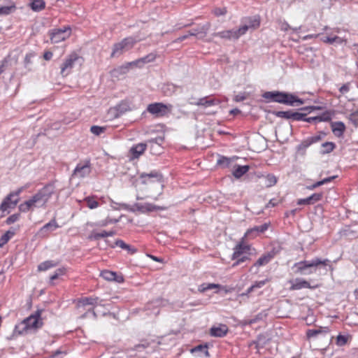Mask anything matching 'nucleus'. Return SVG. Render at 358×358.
I'll list each match as a JSON object with an SVG mask.
<instances>
[{
	"instance_id": "23",
	"label": "nucleus",
	"mask_w": 358,
	"mask_h": 358,
	"mask_svg": "<svg viewBox=\"0 0 358 358\" xmlns=\"http://www.w3.org/2000/svg\"><path fill=\"white\" fill-rule=\"evenodd\" d=\"M289 283L291 284V290H299L303 288H313L308 281L301 278H296L295 280H290Z\"/></svg>"
},
{
	"instance_id": "37",
	"label": "nucleus",
	"mask_w": 358,
	"mask_h": 358,
	"mask_svg": "<svg viewBox=\"0 0 358 358\" xmlns=\"http://www.w3.org/2000/svg\"><path fill=\"white\" fill-rule=\"evenodd\" d=\"M15 233L11 231H7L0 237V248L5 245L9 240L14 236Z\"/></svg>"
},
{
	"instance_id": "48",
	"label": "nucleus",
	"mask_w": 358,
	"mask_h": 358,
	"mask_svg": "<svg viewBox=\"0 0 358 358\" xmlns=\"http://www.w3.org/2000/svg\"><path fill=\"white\" fill-rule=\"evenodd\" d=\"M306 115H307V113L292 111V113L291 115V116H292L291 120H296V121H304V117H306Z\"/></svg>"
},
{
	"instance_id": "62",
	"label": "nucleus",
	"mask_w": 358,
	"mask_h": 358,
	"mask_svg": "<svg viewBox=\"0 0 358 358\" xmlns=\"http://www.w3.org/2000/svg\"><path fill=\"white\" fill-rule=\"evenodd\" d=\"M349 90H350L349 83H346V84L343 85L340 87V89H339V92H340L341 94H345V93H347Z\"/></svg>"
},
{
	"instance_id": "21",
	"label": "nucleus",
	"mask_w": 358,
	"mask_h": 358,
	"mask_svg": "<svg viewBox=\"0 0 358 358\" xmlns=\"http://www.w3.org/2000/svg\"><path fill=\"white\" fill-rule=\"evenodd\" d=\"M101 276L108 281H115L119 283L124 281V278L122 275H117V273L108 270L102 271Z\"/></svg>"
},
{
	"instance_id": "20",
	"label": "nucleus",
	"mask_w": 358,
	"mask_h": 358,
	"mask_svg": "<svg viewBox=\"0 0 358 358\" xmlns=\"http://www.w3.org/2000/svg\"><path fill=\"white\" fill-rule=\"evenodd\" d=\"M210 23L207 22L202 26L189 31V35L192 36H197L199 38H202L206 36L207 32L210 29Z\"/></svg>"
},
{
	"instance_id": "52",
	"label": "nucleus",
	"mask_w": 358,
	"mask_h": 358,
	"mask_svg": "<svg viewBox=\"0 0 358 358\" xmlns=\"http://www.w3.org/2000/svg\"><path fill=\"white\" fill-rule=\"evenodd\" d=\"M29 187H30V184L27 183L24 186H22V187H19L18 189H17L15 191L13 192V194L15 195L16 198H19L20 194L22 192H23L26 189L29 188Z\"/></svg>"
},
{
	"instance_id": "17",
	"label": "nucleus",
	"mask_w": 358,
	"mask_h": 358,
	"mask_svg": "<svg viewBox=\"0 0 358 358\" xmlns=\"http://www.w3.org/2000/svg\"><path fill=\"white\" fill-rule=\"evenodd\" d=\"M220 103V101L218 99L210 96L201 98L196 102H191V104H194L199 106H203L205 108L217 106Z\"/></svg>"
},
{
	"instance_id": "13",
	"label": "nucleus",
	"mask_w": 358,
	"mask_h": 358,
	"mask_svg": "<svg viewBox=\"0 0 358 358\" xmlns=\"http://www.w3.org/2000/svg\"><path fill=\"white\" fill-rule=\"evenodd\" d=\"M140 178L142 179V182L144 184L154 182H158L161 184L162 182V176L157 171H152L149 173H142L140 175Z\"/></svg>"
},
{
	"instance_id": "46",
	"label": "nucleus",
	"mask_w": 358,
	"mask_h": 358,
	"mask_svg": "<svg viewBox=\"0 0 358 358\" xmlns=\"http://www.w3.org/2000/svg\"><path fill=\"white\" fill-rule=\"evenodd\" d=\"M15 10V6H6L0 7V15H6Z\"/></svg>"
},
{
	"instance_id": "7",
	"label": "nucleus",
	"mask_w": 358,
	"mask_h": 358,
	"mask_svg": "<svg viewBox=\"0 0 358 358\" xmlns=\"http://www.w3.org/2000/svg\"><path fill=\"white\" fill-rule=\"evenodd\" d=\"M173 108L171 104H164L161 102L150 103L147 107V111L155 117H163L171 113Z\"/></svg>"
},
{
	"instance_id": "26",
	"label": "nucleus",
	"mask_w": 358,
	"mask_h": 358,
	"mask_svg": "<svg viewBox=\"0 0 358 358\" xmlns=\"http://www.w3.org/2000/svg\"><path fill=\"white\" fill-rule=\"evenodd\" d=\"M331 127L333 133L338 137L343 136L345 130V126L344 123L340 121L331 122Z\"/></svg>"
},
{
	"instance_id": "57",
	"label": "nucleus",
	"mask_w": 358,
	"mask_h": 358,
	"mask_svg": "<svg viewBox=\"0 0 358 358\" xmlns=\"http://www.w3.org/2000/svg\"><path fill=\"white\" fill-rule=\"evenodd\" d=\"M246 99H247V96H246V94L244 92V93H240V94L236 95L234 97V101L236 102H240V101H243L245 100Z\"/></svg>"
},
{
	"instance_id": "42",
	"label": "nucleus",
	"mask_w": 358,
	"mask_h": 358,
	"mask_svg": "<svg viewBox=\"0 0 358 358\" xmlns=\"http://www.w3.org/2000/svg\"><path fill=\"white\" fill-rule=\"evenodd\" d=\"M273 113L278 117H281V118H284L286 120H291L292 119L291 115L292 113V110H287V111L280 110V111H275Z\"/></svg>"
},
{
	"instance_id": "43",
	"label": "nucleus",
	"mask_w": 358,
	"mask_h": 358,
	"mask_svg": "<svg viewBox=\"0 0 358 358\" xmlns=\"http://www.w3.org/2000/svg\"><path fill=\"white\" fill-rule=\"evenodd\" d=\"M66 273V268L62 267V268H57L53 275H52L50 277V283L51 284H53L52 283V281L59 278L60 276L64 275Z\"/></svg>"
},
{
	"instance_id": "6",
	"label": "nucleus",
	"mask_w": 358,
	"mask_h": 358,
	"mask_svg": "<svg viewBox=\"0 0 358 358\" xmlns=\"http://www.w3.org/2000/svg\"><path fill=\"white\" fill-rule=\"evenodd\" d=\"M275 102L291 106H299L304 103V100L292 94L278 91Z\"/></svg>"
},
{
	"instance_id": "12",
	"label": "nucleus",
	"mask_w": 358,
	"mask_h": 358,
	"mask_svg": "<svg viewBox=\"0 0 358 358\" xmlns=\"http://www.w3.org/2000/svg\"><path fill=\"white\" fill-rule=\"evenodd\" d=\"M79 59L76 54L70 55L61 66V74L63 76L69 75L74 66V63Z\"/></svg>"
},
{
	"instance_id": "5",
	"label": "nucleus",
	"mask_w": 358,
	"mask_h": 358,
	"mask_svg": "<svg viewBox=\"0 0 358 358\" xmlns=\"http://www.w3.org/2000/svg\"><path fill=\"white\" fill-rule=\"evenodd\" d=\"M138 41L131 36L124 38L120 43L114 44L110 56L114 57L121 55L123 52L131 50Z\"/></svg>"
},
{
	"instance_id": "18",
	"label": "nucleus",
	"mask_w": 358,
	"mask_h": 358,
	"mask_svg": "<svg viewBox=\"0 0 358 358\" xmlns=\"http://www.w3.org/2000/svg\"><path fill=\"white\" fill-rule=\"evenodd\" d=\"M268 228V224L264 223L260 226H256L253 228L249 229L245 234V237L253 238L261 233H264Z\"/></svg>"
},
{
	"instance_id": "28",
	"label": "nucleus",
	"mask_w": 358,
	"mask_h": 358,
	"mask_svg": "<svg viewBox=\"0 0 358 358\" xmlns=\"http://www.w3.org/2000/svg\"><path fill=\"white\" fill-rule=\"evenodd\" d=\"M20 198H15L13 201H7L3 199L0 205V210L5 212L10 208H14L19 202Z\"/></svg>"
},
{
	"instance_id": "53",
	"label": "nucleus",
	"mask_w": 358,
	"mask_h": 358,
	"mask_svg": "<svg viewBox=\"0 0 358 358\" xmlns=\"http://www.w3.org/2000/svg\"><path fill=\"white\" fill-rule=\"evenodd\" d=\"M219 286H220V285H219L218 284H214V283H209V284H208V285H205V284H203V285H202L201 286V289H200V290H201V292H205V291H206V290L211 289H213V288L219 287Z\"/></svg>"
},
{
	"instance_id": "24",
	"label": "nucleus",
	"mask_w": 358,
	"mask_h": 358,
	"mask_svg": "<svg viewBox=\"0 0 358 358\" xmlns=\"http://www.w3.org/2000/svg\"><path fill=\"white\" fill-rule=\"evenodd\" d=\"M228 332V327L225 324H220L219 327L210 328V334L214 337H224Z\"/></svg>"
},
{
	"instance_id": "58",
	"label": "nucleus",
	"mask_w": 358,
	"mask_h": 358,
	"mask_svg": "<svg viewBox=\"0 0 358 358\" xmlns=\"http://www.w3.org/2000/svg\"><path fill=\"white\" fill-rule=\"evenodd\" d=\"M117 221L118 220H112L110 218H107L104 220L101 221L99 225L101 227H106L108 224L115 223V222H117Z\"/></svg>"
},
{
	"instance_id": "61",
	"label": "nucleus",
	"mask_w": 358,
	"mask_h": 358,
	"mask_svg": "<svg viewBox=\"0 0 358 358\" xmlns=\"http://www.w3.org/2000/svg\"><path fill=\"white\" fill-rule=\"evenodd\" d=\"M321 40L329 44H334V36H323Z\"/></svg>"
},
{
	"instance_id": "16",
	"label": "nucleus",
	"mask_w": 358,
	"mask_h": 358,
	"mask_svg": "<svg viewBox=\"0 0 358 358\" xmlns=\"http://www.w3.org/2000/svg\"><path fill=\"white\" fill-rule=\"evenodd\" d=\"M220 103V101L218 99L210 96L201 98L196 102H191V104H194L199 106H203L205 108L217 106Z\"/></svg>"
},
{
	"instance_id": "31",
	"label": "nucleus",
	"mask_w": 358,
	"mask_h": 358,
	"mask_svg": "<svg viewBox=\"0 0 358 358\" xmlns=\"http://www.w3.org/2000/svg\"><path fill=\"white\" fill-rule=\"evenodd\" d=\"M30 6L34 11L38 12L45 8V3L43 0H31Z\"/></svg>"
},
{
	"instance_id": "25",
	"label": "nucleus",
	"mask_w": 358,
	"mask_h": 358,
	"mask_svg": "<svg viewBox=\"0 0 358 358\" xmlns=\"http://www.w3.org/2000/svg\"><path fill=\"white\" fill-rule=\"evenodd\" d=\"M101 301H99L98 297H84L81 298L78 301L79 306H96L98 305H101Z\"/></svg>"
},
{
	"instance_id": "44",
	"label": "nucleus",
	"mask_w": 358,
	"mask_h": 358,
	"mask_svg": "<svg viewBox=\"0 0 358 358\" xmlns=\"http://www.w3.org/2000/svg\"><path fill=\"white\" fill-rule=\"evenodd\" d=\"M130 67L127 66V62L117 67L114 70V72L118 75H124L129 72Z\"/></svg>"
},
{
	"instance_id": "27",
	"label": "nucleus",
	"mask_w": 358,
	"mask_h": 358,
	"mask_svg": "<svg viewBox=\"0 0 358 358\" xmlns=\"http://www.w3.org/2000/svg\"><path fill=\"white\" fill-rule=\"evenodd\" d=\"M164 136H157L155 138L148 140V143L150 145V149L152 150H155V151H158L157 149L160 148L161 145L164 143Z\"/></svg>"
},
{
	"instance_id": "49",
	"label": "nucleus",
	"mask_w": 358,
	"mask_h": 358,
	"mask_svg": "<svg viewBox=\"0 0 358 358\" xmlns=\"http://www.w3.org/2000/svg\"><path fill=\"white\" fill-rule=\"evenodd\" d=\"M278 92V91L266 92L262 94V97L275 102Z\"/></svg>"
},
{
	"instance_id": "19",
	"label": "nucleus",
	"mask_w": 358,
	"mask_h": 358,
	"mask_svg": "<svg viewBox=\"0 0 358 358\" xmlns=\"http://www.w3.org/2000/svg\"><path fill=\"white\" fill-rule=\"evenodd\" d=\"M323 197V193H314L310 196L305 199H300L297 201L298 205H310L314 204L315 203L322 200Z\"/></svg>"
},
{
	"instance_id": "51",
	"label": "nucleus",
	"mask_w": 358,
	"mask_h": 358,
	"mask_svg": "<svg viewBox=\"0 0 358 358\" xmlns=\"http://www.w3.org/2000/svg\"><path fill=\"white\" fill-rule=\"evenodd\" d=\"M107 237L106 231H103L101 232H93L91 235V238L94 240H99L101 238Z\"/></svg>"
},
{
	"instance_id": "29",
	"label": "nucleus",
	"mask_w": 358,
	"mask_h": 358,
	"mask_svg": "<svg viewBox=\"0 0 358 358\" xmlns=\"http://www.w3.org/2000/svg\"><path fill=\"white\" fill-rule=\"evenodd\" d=\"M250 169V166L248 165L245 166H237L233 171V176L236 178H240L245 173H246Z\"/></svg>"
},
{
	"instance_id": "64",
	"label": "nucleus",
	"mask_w": 358,
	"mask_h": 358,
	"mask_svg": "<svg viewBox=\"0 0 358 358\" xmlns=\"http://www.w3.org/2000/svg\"><path fill=\"white\" fill-rule=\"evenodd\" d=\"M129 108V106H127V103H122L121 104H120L118 106V110L120 112V113H123L124 111H127Z\"/></svg>"
},
{
	"instance_id": "4",
	"label": "nucleus",
	"mask_w": 358,
	"mask_h": 358,
	"mask_svg": "<svg viewBox=\"0 0 358 358\" xmlns=\"http://www.w3.org/2000/svg\"><path fill=\"white\" fill-rule=\"evenodd\" d=\"M259 26V21L254 20L250 25H243L238 29H229L215 33V36L229 40H237L240 36L244 35L250 27L257 28Z\"/></svg>"
},
{
	"instance_id": "36",
	"label": "nucleus",
	"mask_w": 358,
	"mask_h": 358,
	"mask_svg": "<svg viewBox=\"0 0 358 358\" xmlns=\"http://www.w3.org/2000/svg\"><path fill=\"white\" fill-rule=\"evenodd\" d=\"M327 331H328V329L327 327H325L324 329L322 328L312 329H308L306 331V336L308 338H313V337H316L318 334H320L322 333H327Z\"/></svg>"
},
{
	"instance_id": "9",
	"label": "nucleus",
	"mask_w": 358,
	"mask_h": 358,
	"mask_svg": "<svg viewBox=\"0 0 358 358\" xmlns=\"http://www.w3.org/2000/svg\"><path fill=\"white\" fill-rule=\"evenodd\" d=\"M92 171L91 163L89 160L80 162L73 170L71 178H84L90 176Z\"/></svg>"
},
{
	"instance_id": "11",
	"label": "nucleus",
	"mask_w": 358,
	"mask_h": 358,
	"mask_svg": "<svg viewBox=\"0 0 358 358\" xmlns=\"http://www.w3.org/2000/svg\"><path fill=\"white\" fill-rule=\"evenodd\" d=\"M164 208L154 205L150 203H136L133 205L131 210V211L137 210L142 213H145L156 211L158 210H164Z\"/></svg>"
},
{
	"instance_id": "63",
	"label": "nucleus",
	"mask_w": 358,
	"mask_h": 358,
	"mask_svg": "<svg viewBox=\"0 0 358 358\" xmlns=\"http://www.w3.org/2000/svg\"><path fill=\"white\" fill-rule=\"evenodd\" d=\"M145 57L147 58V62H148L150 63V62L155 61V59L157 57V55L154 52H151V53L145 56Z\"/></svg>"
},
{
	"instance_id": "45",
	"label": "nucleus",
	"mask_w": 358,
	"mask_h": 358,
	"mask_svg": "<svg viewBox=\"0 0 358 358\" xmlns=\"http://www.w3.org/2000/svg\"><path fill=\"white\" fill-rule=\"evenodd\" d=\"M249 255L250 254H244L238 258H233L232 259L236 260V262L232 264V266L235 267L241 263L249 260Z\"/></svg>"
},
{
	"instance_id": "15",
	"label": "nucleus",
	"mask_w": 358,
	"mask_h": 358,
	"mask_svg": "<svg viewBox=\"0 0 358 358\" xmlns=\"http://www.w3.org/2000/svg\"><path fill=\"white\" fill-rule=\"evenodd\" d=\"M147 143H140L134 145L129 150L130 157L131 159H138L142 155L147 148Z\"/></svg>"
},
{
	"instance_id": "38",
	"label": "nucleus",
	"mask_w": 358,
	"mask_h": 358,
	"mask_svg": "<svg viewBox=\"0 0 358 358\" xmlns=\"http://www.w3.org/2000/svg\"><path fill=\"white\" fill-rule=\"evenodd\" d=\"M264 178H265V185L267 187L274 186L278 182L277 177L275 176H274L273 174H267Z\"/></svg>"
},
{
	"instance_id": "22",
	"label": "nucleus",
	"mask_w": 358,
	"mask_h": 358,
	"mask_svg": "<svg viewBox=\"0 0 358 358\" xmlns=\"http://www.w3.org/2000/svg\"><path fill=\"white\" fill-rule=\"evenodd\" d=\"M250 246L249 245L239 243L234 248V253L232 255L233 258H238L244 254H250Z\"/></svg>"
},
{
	"instance_id": "2",
	"label": "nucleus",
	"mask_w": 358,
	"mask_h": 358,
	"mask_svg": "<svg viewBox=\"0 0 358 358\" xmlns=\"http://www.w3.org/2000/svg\"><path fill=\"white\" fill-rule=\"evenodd\" d=\"M329 262L328 259L322 260L320 258H314L308 261L304 260L296 262L294 264V268H296V273L308 275L315 273L318 266H327Z\"/></svg>"
},
{
	"instance_id": "14",
	"label": "nucleus",
	"mask_w": 358,
	"mask_h": 358,
	"mask_svg": "<svg viewBox=\"0 0 358 358\" xmlns=\"http://www.w3.org/2000/svg\"><path fill=\"white\" fill-rule=\"evenodd\" d=\"M59 227L56 219L54 217L49 222L43 225L38 231V234L41 237H47L50 232H52Z\"/></svg>"
},
{
	"instance_id": "41",
	"label": "nucleus",
	"mask_w": 358,
	"mask_h": 358,
	"mask_svg": "<svg viewBox=\"0 0 358 358\" xmlns=\"http://www.w3.org/2000/svg\"><path fill=\"white\" fill-rule=\"evenodd\" d=\"M231 162V159L227 157H220V158L217 161V164L226 168L228 167Z\"/></svg>"
},
{
	"instance_id": "30",
	"label": "nucleus",
	"mask_w": 358,
	"mask_h": 358,
	"mask_svg": "<svg viewBox=\"0 0 358 358\" xmlns=\"http://www.w3.org/2000/svg\"><path fill=\"white\" fill-rule=\"evenodd\" d=\"M337 176H331V177H328V178H324L323 180L317 181V182L313 183L311 185H308L307 187V189H309V190H313L314 189H315V188H317V187H320L321 185H325V184H327V183L331 182Z\"/></svg>"
},
{
	"instance_id": "54",
	"label": "nucleus",
	"mask_w": 358,
	"mask_h": 358,
	"mask_svg": "<svg viewBox=\"0 0 358 358\" xmlns=\"http://www.w3.org/2000/svg\"><path fill=\"white\" fill-rule=\"evenodd\" d=\"M348 338L343 335H338L336 338V344L339 346H343L346 344Z\"/></svg>"
},
{
	"instance_id": "55",
	"label": "nucleus",
	"mask_w": 358,
	"mask_h": 358,
	"mask_svg": "<svg viewBox=\"0 0 358 358\" xmlns=\"http://www.w3.org/2000/svg\"><path fill=\"white\" fill-rule=\"evenodd\" d=\"M115 246H117L121 248L122 249L125 250V248H129V245L124 243L122 240H117L115 242V244L113 245H111L112 248H114Z\"/></svg>"
},
{
	"instance_id": "33",
	"label": "nucleus",
	"mask_w": 358,
	"mask_h": 358,
	"mask_svg": "<svg viewBox=\"0 0 358 358\" xmlns=\"http://www.w3.org/2000/svg\"><path fill=\"white\" fill-rule=\"evenodd\" d=\"M57 265V262H55L52 260H48V261H45V262H43L42 263H41L38 266V270L39 271H47L51 268H53L55 266H56Z\"/></svg>"
},
{
	"instance_id": "50",
	"label": "nucleus",
	"mask_w": 358,
	"mask_h": 358,
	"mask_svg": "<svg viewBox=\"0 0 358 358\" xmlns=\"http://www.w3.org/2000/svg\"><path fill=\"white\" fill-rule=\"evenodd\" d=\"M20 213L13 214V215H11L10 216H9L6 219V223L7 224H13V223H15V222H17L20 219Z\"/></svg>"
},
{
	"instance_id": "1",
	"label": "nucleus",
	"mask_w": 358,
	"mask_h": 358,
	"mask_svg": "<svg viewBox=\"0 0 358 358\" xmlns=\"http://www.w3.org/2000/svg\"><path fill=\"white\" fill-rule=\"evenodd\" d=\"M42 310H37L34 314L24 319L21 323L17 324L13 331L14 335H20L32 329H38L42 327L43 322L41 317Z\"/></svg>"
},
{
	"instance_id": "32",
	"label": "nucleus",
	"mask_w": 358,
	"mask_h": 358,
	"mask_svg": "<svg viewBox=\"0 0 358 358\" xmlns=\"http://www.w3.org/2000/svg\"><path fill=\"white\" fill-rule=\"evenodd\" d=\"M18 208H19L20 211L23 212V213H27L29 210L35 208V204L32 201V199L31 198L30 199L20 204Z\"/></svg>"
},
{
	"instance_id": "8",
	"label": "nucleus",
	"mask_w": 358,
	"mask_h": 358,
	"mask_svg": "<svg viewBox=\"0 0 358 358\" xmlns=\"http://www.w3.org/2000/svg\"><path fill=\"white\" fill-rule=\"evenodd\" d=\"M71 33V29L70 27L54 29L49 31L50 41L52 43H58L64 41L70 36Z\"/></svg>"
},
{
	"instance_id": "47",
	"label": "nucleus",
	"mask_w": 358,
	"mask_h": 358,
	"mask_svg": "<svg viewBox=\"0 0 358 358\" xmlns=\"http://www.w3.org/2000/svg\"><path fill=\"white\" fill-rule=\"evenodd\" d=\"M106 128L104 127L94 125L91 127L90 131L96 136H99L102 133H103L106 131Z\"/></svg>"
},
{
	"instance_id": "59",
	"label": "nucleus",
	"mask_w": 358,
	"mask_h": 358,
	"mask_svg": "<svg viewBox=\"0 0 358 358\" xmlns=\"http://www.w3.org/2000/svg\"><path fill=\"white\" fill-rule=\"evenodd\" d=\"M127 66H129L130 67V69H133V68H136V67L141 68L138 59H136L133 62H127Z\"/></svg>"
},
{
	"instance_id": "10",
	"label": "nucleus",
	"mask_w": 358,
	"mask_h": 358,
	"mask_svg": "<svg viewBox=\"0 0 358 358\" xmlns=\"http://www.w3.org/2000/svg\"><path fill=\"white\" fill-rule=\"evenodd\" d=\"M273 257L274 253L272 252L264 254L250 268V271L254 273H257L258 272L259 267L266 265L273 259Z\"/></svg>"
},
{
	"instance_id": "56",
	"label": "nucleus",
	"mask_w": 358,
	"mask_h": 358,
	"mask_svg": "<svg viewBox=\"0 0 358 358\" xmlns=\"http://www.w3.org/2000/svg\"><path fill=\"white\" fill-rule=\"evenodd\" d=\"M213 13L216 16L224 15L227 13L226 8H216L213 10Z\"/></svg>"
},
{
	"instance_id": "3",
	"label": "nucleus",
	"mask_w": 358,
	"mask_h": 358,
	"mask_svg": "<svg viewBox=\"0 0 358 358\" xmlns=\"http://www.w3.org/2000/svg\"><path fill=\"white\" fill-rule=\"evenodd\" d=\"M55 187L54 183L50 182L39 189L32 197V201L35 208L45 207L49 199L55 194Z\"/></svg>"
},
{
	"instance_id": "34",
	"label": "nucleus",
	"mask_w": 358,
	"mask_h": 358,
	"mask_svg": "<svg viewBox=\"0 0 358 358\" xmlns=\"http://www.w3.org/2000/svg\"><path fill=\"white\" fill-rule=\"evenodd\" d=\"M322 150H321L320 153L322 155L329 154L332 152L335 148L336 144L333 142H325L322 144Z\"/></svg>"
},
{
	"instance_id": "39",
	"label": "nucleus",
	"mask_w": 358,
	"mask_h": 358,
	"mask_svg": "<svg viewBox=\"0 0 358 358\" xmlns=\"http://www.w3.org/2000/svg\"><path fill=\"white\" fill-rule=\"evenodd\" d=\"M84 201L90 209L96 208L99 206V202L94 199V196H87L84 199Z\"/></svg>"
},
{
	"instance_id": "35",
	"label": "nucleus",
	"mask_w": 358,
	"mask_h": 358,
	"mask_svg": "<svg viewBox=\"0 0 358 358\" xmlns=\"http://www.w3.org/2000/svg\"><path fill=\"white\" fill-rule=\"evenodd\" d=\"M333 112L327 110L320 115L315 116L317 122H329L331 120Z\"/></svg>"
},
{
	"instance_id": "40",
	"label": "nucleus",
	"mask_w": 358,
	"mask_h": 358,
	"mask_svg": "<svg viewBox=\"0 0 358 358\" xmlns=\"http://www.w3.org/2000/svg\"><path fill=\"white\" fill-rule=\"evenodd\" d=\"M203 352L205 355L206 357H210V355H209V352L208 351V345H199L195 348H194L193 349H192V352Z\"/></svg>"
},
{
	"instance_id": "60",
	"label": "nucleus",
	"mask_w": 358,
	"mask_h": 358,
	"mask_svg": "<svg viewBox=\"0 0 358 358\" xmlns=\"http://www.w3.org/2000/svg\"><path fill=\"white\" fill-rule=\"evenodd\" d=\"M311 144L310 139L308 138L306 140L303 141L299 145V149H306L309 147Z\"/></svg>"
}]
</instances>
